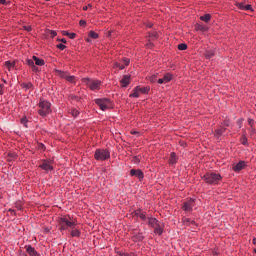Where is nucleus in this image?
I'll return each instance as SVG.
<instances>
[{"label":"nucleus","instance_id":"obj_7","mask_svg":"<svg viewBox=\"0 0 256 256\" xmlns=\"http://www.w3.org/2000/svg\"><path fill=\"white\" fill-rule=\"evenodd\" d=\"M55 73L58 77H61V79H66L69 83H75V76H70L67 72L61 70H55Z\"/></svg>","mask_w":256,"mask_h":256},{"label":"nucleus","instance_id":"obj_10","mask_svg":"<svg viewBox=\"0 0 256 256\" xmlns=\"http://www.w3.org/2000/svg\"><path fill=\"white\" fill-rule=\"evenodd\" d=\"M247 167V162L245 161H239L237 164H234L232 169L235 171V173H239V171H243Z\"/></svg>","mask_w":256,"mask_h":256},{"label":"nucleus","instance_id":"obj_2","mask_svg":"<svg viewBox=\"0 0 256 256\" xmlns=\"http://www.w3.org/2000/svg\"><path fill=\"white\" fill-rule=\"evenodd\" d=\"M60 231H69V229H75L76 225L75 221L70 220L67 216L61 217L58 220Z\"/></svg>","mask_w":256,"mask_h":256},{"label":"nucleus","instance_id":"obj_43","mask_svg":"<svg viewBox=\"0 0 256 256\" xmlns=\"http://www.w3.org/2000/svg\"><path fill=\"white\" fill-rule=\"evenodd\" d=\"M50 35H51L52 38H53V37H57V32L51 30V31H50Z\"/></svg>","mask_w":256,"mask_h":256},{"label":"nucleus","instance_id":"obj_27","mask_svg":"<svg viewBox=\"0 0 256 256\" xmlns=\"http://www.w3.org/2000/svg\"><path fill=\"white\" fill-rule=\"evenodd\" d=\"M137 88H138V91L140 92V94H142V95H145V94H147V93H149V91H150V88L149 87H139V86H137Z\"/></svg>","mask_w":256,"mask_h":256},{"label":"nucleus","instance_id":"obj_23","mask_svg":"<svg viewBox=\"0 0 256 256\" xmlns=\"http://www.w3.org/2000/svg\"><path fill=\"white\" fill-rule=\"evenodd\" d=\"M195 29L196 31H202L205 33V31H208L209 28L204 24H196Z\"/></svg>","mask_w":256,"mask_h":256},{"label":"nucleus","instance_id":"obj_46","mask_svg":"<svg viewBox=\"0 0 256 256\" xmlns=\"http://www.w3.org/2000/svg\"><path fill=\"white\" fill-rule=\"evenodd\" d=\"M0 95H3V84H0Z\"/></svg>","mask_w":256,"mask_h":256},{"label":"nucleus","instance_id":"obj_22","mask_svg":"<svg viewBox=\"0 0 256 256\" xmlns=\"http://www.w3.org/2000/svg\"><path fill=\"white\" fill-rule=\"evenodd\" d=\"M153 229L156 235H163V227L161 226V224L158 223L156 226L153 227Z\"/></svg>","mask_w":256,"mask_h":256},{"label":"nucleus","instance_id":"obj_28","mask_svg":"<svg viewBox=\"0 0 256 256\" xmlns=\"http://www.w3.org/2000/svg\"><path fill=\"white\" fill-rule=\"evenodd\" d=\"M201 21H204V23H209L211 21V14H205L200 17Z\"/></svg>","mask_w":256,"mask_h":256},{"label":"nucleus","instance_id":"obj_35","mask_svg":"<svg viewBox=\"0 0 256 256\" xmlns=\"http://www.w3.org/2000/svg\"><path fill=\"white\" fill-rule=\"evenodd\" d=\"M179 51H185L187 49V44L182 43L178 45Z\"/></svg>","mask_w":256,"mask_h":256},{"label":"nucleus","instance_id":"obj_48","mask_svg":"<svg viewBox=\"0 0 256 256\" xmlns=\"http://www.w3.org/2000/svg\"><path fill=\"white\" fill-rule=\"evenodd\" d=\"M184 223H191V220H189V218H185Z\"/></svg>","mask_w":256,"mask_h":256},{"label":"nucleus","instance_id":"obj_49","mask_svg":"<svg viewBox=\"0 0 256 256\" xmlns=\"http://www.w3.org/2000/svg\"><path fill=\"white\" fill-rule=\"evenodd\" d=\"M1 5H5L6 0H0Z\"/></svg>","mask_w":256,"mask_h":256},{"label":"nucleus","instance_id":"obj_30","mask_svg":"<svg viewBox=\"0 0 256 256\" xmlns=\"http://www.w3.org/2000/svg\"><path fill=\"white\" fill-rule=\"evenodd\" d=\"M15 159H17V153L15 152L8 153V161H15Z\"/></svg>","mask_w":256,"mask_h":256},{"label":"nucleus","instance_id":"obj_37","mask_svg":"<svg viewBox=\"0 0 256 256\" xmlns=\"http://www.w3.org/2000/svg\"><path fill=\"white\" fill-rule=\"evenodd\" d=\"M70 113H71L72 117H78V115H79V110L73 109V110H71Z\"/></svg>","mask_w":256,"mask_h":256},{"label":"nucleus","instance_id":"obj_25","mask_svg":"<svg viewBox=\"0 0 256 256\" xmlns=\"http://www.w3.org/2000/svg\"><path fill=\"white\" fill-rule=\"evenodd\" d=\"M169 163L170 165H175V163H177V154H175V152L170 154Z\"/></svg>","mask_w":256,"mask_h":256},{"label":"nucleus","instance_id":"obj_11","mask_svg":"<svg viewBox=\"0 0 256 256\" xmlns=\"http://www.w3.org/2000/svg\"><path fill=\"white\" fill-rule=\"evenodd\" d=\"M130 175L132 177H137V179H139L140 181L143 179V177H145V175L143 174V171L141 170H135V169H131L130 170Z\"/></svg>","mask_w":256,"mask_h":256},{"label":"nucleus","instance_id":"obj_42","mask_svg":"<svg viewBox=\"0 0 256 256\" xmlns=\"http://www.w3.org/2000/svg\"><path fill=\"white\" fill-rule=\"evenodd\" d=\"M80 26L85 27L87 25V22L85 20H80Z\"/></svg>","mask_w":256,"mask_h":256},{"label":"nucleus","instance_id":"obj_12","mask_svg":"<svg viewBox=\"0 0 256 256\" xmlns=\"http://www.w3.org/2000/svg\"><path fill=\"white\" fill-rule=\"evenodd\" d=\"M40 169H43L44 171H53V165H51V162L44 160L42 164H40Z\"/></svg>","mask_w":256,"mask_h":256},{"label":"nucleus","instance_id":"obj_17","mask_svg":"<svg viewBox=\"0 0 256 256\" xmlns=\"http://www.w3.org/2000/svg\"><path fill=\"white\" fill-rule=\"evenodd\" d=\"M26 63L29 67H31L32 71H34L35 73H37V71H39V68L37 66H35V62L31 59H27Z\"/></svg>","mask_w":256,"mask_h":256},{"label":"nucleus","instance_id":"obj_3","mask_svg":"<svg viewBox=\"0 0 256 256\" xmlns=\"http://www.w3.org/2000/svg\"><path fill=\"white\" fill-rule=\"evenodd\" d=\"M203 179L209 185H217L221 181V174L215 172H208L203 176Z\"/></svg>","mask_w":256,"mask_h":256},{"label":"nucleus","instance_id":"obj_14","mask_svg":"<svg viewBox=\"0 0 256 256\" xmlns=\"http://www.w3.org/2000/svg\"><path fill=\"white\" fill-rule=\"evenodd\" d=\"M25 249L29 256H39V253L31 245H26Z\"/></svg>","mask_w":256,"mask_h":256},{"label":"nucleus","instance_id":"obj_34","mask_svg":"<svg viewBox=\"0 0 256 256\" xmlns=\"http://www.w3.org/2000/svg\"><path fill=\"white\" fill-rule=\"evenodd\" d=\"M22 87H24V89H33V84L30 82L24 83L22 84Z\"/></svg>","mask_w":256,"mask_h":256},{"label":"nucleus","instance_id":"obj_9","mask_svg":"<svg viewBox=\"0 0 256 256\" xmlns=\"http://www.w3.org/2000/svg\"><path fill=\"white\" fill-rule=\"evenodd\" d=\"M129 63H130L129 58H124L122 60V63L121 62H115L114 67L121 71V70L125 69V66L127 67V65H129Z\"/></svg>","mask_w":256,"mask_h":256},{"label":"nucleus","instance_id":"obj_51","mask_svg":"<svg viewBox=\"0 0 256 256\" xmlns=\"http://www.w3.org/2000/svg\"><path fill=\"white\" fill-rule=\"evenodd\" d=\"M60 41H61L62 43H67V40H65V38H62Z\"/></svg>","mask_w":256,"mask_h":256},{"label":"nucleus","instance_id":"obj_5","mask_svg":"<svg viewBox=\"0 0 256 256\" xmlns=\"http://www.w3.org/2000/svg\"><path fill=\"white\" fill-rule=\"evenodd\" d=\"M111 157V152L107 149H96L94 158L96 161H107Z\"/></svg>","mask_w":256,"mask_h":256},{"label":"nucleus","instance_id":"obj_31","mask_svg":"<svg viewBox=\"0 0 256 256\" xmlns=\"http://www.w3.org/2000/svg\"><path fill=\"white\" fill-rule=\"evenodd\" d=\"M63 35H65L66 37H69L70 39H75V37H77V34L69 33L67 31H63Z\"/></svg>","mask_w":256,"mask_h":256},{"label":"nucleus","instance_id":"obj_39","mask_svg":"<svg viewBox=\"0 0 256 256\" xmlns=\"http://www.w3.org/2000/svg\"><path fill=\"white\" fill-rule=\"evenodd\" d=\"M241 143L242 145H247V136H242Z\"/></svg>","mask_w":256,"mask_h":256},{"label":"nucleus","instance_id":"obj_1","mask_svg":"<svg viewBox=\"0 0 256 256\" xmlns=\"http://www.w3.org/2000/svg\"><path fill=\"white\" fill-rule=\"evenodd\" d=\"M82 83H84V85H86L90 91H99L101 89V85H103L101 80L93 78H82Z\"/></svg>","mask_w":256,"mask_h":256},{"label":"nucleus","instance_id":"obj_53","mask_svg":"<svg viewBox=\"0 0 256 256\" xmlns=\"http://www.w3.org/2000/svg\"><path fill=\"white\" fill-rule=\"evenodd\" d=\"M142 240H143V237H142V236H140V237H139V241H142Z\"/></svg>","mask_w":256,"mask_h":256},{"label":"nucleus","instance_id":"obj_41","mask_svg":"<svg viewBox=\"0 0 256 256\" xmlns=\"http://www.w3.org/2000/svg\"><path fill=\"white\" fill-rule=\"evenodd\" d=\"M150 81H151V83H155V81H157V75H152L151 77H150Z\"/></svg>","mask_w":256,"mask_h":256},{"label":"nucleus","instance_id":"obj_6","mask_svg":"<svg viewBox=\"0 0 256 256\" xmlns=\"http://www.w3.org/2000/svg\"><path fill=\"white\" fill-rule=\"evenodd\" d=\"M96 105L101 109V111H107L111 107V100L107 98H98L95 100Z\"/></svg>","mask_w":256,"mask_h":256},{"label":"nucleus","instance_id":"obj_19","mask_svg":"<svg viewBox=\"0 0 256 256\" xmlns=\"http://www.w3.org/2000/svg\"><path fill=\"white\" fill-rule=\"evenodd\" d=\"M134 215L136 216V217H139L142 221H147V216L143 213V211H141V210H136L135 212H134Z\"/></svg>","mask_w":256,"mask_h":256},{"label":"nucleus","instance_id":"obj_16","mask_svg":"<svg viewBox=\"0 0 256 256\" xmlns=\"http://www.w3.org/2000/svg\"><path fill=\"white\" fill-rule=\"evenodd\" d=\"M146 221L148 223V225H150V227H156L159 224V221H157V219L153 218V217H147Z\"/></svg>","mask_w":256,"mask_h":256},{"label":"nucleus","instance_id":"obj_32","mask_svg":"<svg viewBox=\"0 0 256 256\" xmlns=\"http://www.w3.org/2000/svg\"><path fill=\"white\" fill-rule=\"evenodd\" d=\"M91 39H99V34H97L95 31H90L88 34Z\"/></svg>","mask_w":256,"mask_h":256},{"label":"nucleus","instance_id":"obj_54","mask_svg":"<svg viewBox=\"0 0 256 256\" xmlns=\"http://www.w3.org/2000/svg\"><path fill=\"white\" fill-rule=\"evenodd\" d=\"M254 253L256 254V248L254 249Z\"/></svg>","mask_w":256,"mask_h":256},{"label":"nucleus","instance_id":"obj_36","mask_svg":"<svg viewBox=\"0 0 256 256\" xmlns=\"http://www.w3.org/2000/svg\"><path fill=\"white\" fill-rule=\"evenodd\" d=\"M149 37H150V39H157V37H158V34H157V32H151L150 34H149Z\"/></svg>","mask_w":256,"mask_h":256},{"label":"nucleus","instance_id":"obj_44","mask_svg":"<svg viewBox=\"0 0 256 256\" xmlns=\"http://www.w3.org/2000/svg\"><path fill=\"white\" fill-rule=\"evenodd\" d=\"M24 30L25 31H32V28H31V26H24Z\"/></svg>","mask_w":256,"mask_h":256},{"label":"nucleus","instance_id":"obj_15","mask_svg":"<svg viewBox=\"0 0 256 256\" xmlns=\"http://www.w3.org/2000/svg\"><path fill=\"white\" fill-rule=\"evenodd\" d=\"M120 83L122 87H127L131 83V76L124 75Z\"/></svg>","mask_w":256,"mask_h":256},{"label":"nucleus","instance_id":"obj_52","mask_svg":"<svg viewBox=\"0 0 256 256\" xmlns=\"http://www.w3.org/2000/svg\"><path fill=\"white\" fill-rule=\"evenodd\" d=\"M253 245H256V238L252 240Z\"/></svg>","mask_w":256,"mask_h":256},{"label":"nucleus","instance_id":"obj_21","mask_svg":"<svg viewBox=\"0 0 256 256\" xmlns=\"http://www.w3.org/2000/svg\"><path fill=\"white\" fill-rule=\"evenodd\" d=\"M32 59L35 61V65H38V67H43V65H45V60L37 58V56H33Z\"/></svg>","mask_w":256,"mask_h":256},{"label":"nucleus","instance_id":"obj_26","mask_svg":"<svg viewBox=\"0 0 256 256\" xmlns=\"http://www.w3.org/2000/svg\"><path fill=\"white\" fill-rule=\"evenodd\" d=\"M5 67L8 69V71H11L12 69H15V62L12 61H6Z\"/></svg>","mask_w":256,"mask_h":256},{"label":"nucleus","instance_id":"obj_40","mask_svg":"<svg viewBox=\"0 0 256 256\" xmlns=\"http://www.w3.org/2000/svg\"><path fill=\"white\" fill-rule=\"evenodd\" d=\"M67 46H65L64 44H58L57 48L60 49V51H63L64 49H66Z\"/></svg>","mask_w":256,"mask_h":256},{"label":"nucleus","instance_id":"obj_45","mask_svg":"<svg viewBox=\"0 0 256 256\" xmlns=\"http://www.w3.org/2000/svg\"><path fill=\"white\" fill-rule=\"evenodd\" d=\"M248 123H249V125L253 126V124L255 123V120H253V119H248Z\"/></svg>","mask_w":256,"mask_h":256},{"label":"nucleus","instance_id":"obj_38","mask_svg":"<svg viewBox=\"0 0 256 256\" xmlns=\"http://www.w3.org/2000/svg\"><path fill=\"white\" fill-rule=\"evenodd\" d=\"M27 123H28L27 117H23L21 119V124L24 125V127H27Z\"/></svg>","mask_w":256,"mask_h":256},{"label":"nucleus","instance_id":"obj_8","mask_svg":"<svg viewBox=\"0 0 256 256\" xmlns=\"http://www.w3.org/2000/svg\"><path fill=\"white\" fill-rule=\"evenodd\" d=\"M193 207H195V200L193 198H190L186 202H184L182 209L186 213H191L193 211Z\"/></svg>","mask_w":256,"mask_h":256},{"label":"nucleus","instance_id":"obj_4","mask_svg":"<svg viewBox=\"0 0 256 256\" xmlns=\"http://www.w3.org/2000/svg\"><path fill=\"white\" fill-rule=\"evenodd\" d=\"M38 113L41 115V117H46V115H49V113H51V102L40 100Z\"/></svg>","mask_w":256,"mask_h":256},{"label":"nucleus","instance_id":"obj_20","mask_svg":"<svg viewBox=\"0 0 256 256\" xmlns=\"http://www.w3.org/2000/svg\"><path fill=\"white\" fill-rule=\"evenodd\" d=\"M141 96V93L139 92V88L137 86L132 90V93L129 95V97H132L134 99H137Z\"/></svg>","mask_w":256,"mask_h":256},{"label":"nucleus","instance_id":"obj_47","mask_svg":"<svg viewBox=\"0 0 256 256\" xmlns=\"http://www.w3.org/2000/svg\"><path fill=\"white\" fill-rule=\"evenodd\" d=\"M89 7H91V4H89L88 6H84L83 11H87V9H89Z\"/></svg>","mask_w":256,"mask_h":256},{"label":"nucleus","instance_id":"obj_18","mask_svg":"<svg viewBox=\"0 0 256 256\" xmlns=\"http://www.w3.org/2000/svg\"><path fill=\"white\" fill-rule=\"evenodd\" d=\"M239 9H241L242 11H253V7L250 4L244 3L239 4Z\"/></svg>","mask_w":256,"mask_h":256},{"label":"nucleus","instance_id":"obj_50","mask_svg":"<svg viewBox=\"0 0 256 256\" xmlns=\"http://www.w3.org/2000/svg\"><path fill=\"white\" fill-rule=\"evenodd\" d=\"M131 133H132V135H138L139 134V132H137V131H132Z\"/></svg>","mask_w":256,"mask_h":256},{"label":"nucleus","instance_id":"obj_13","mask_svg":"<svg viewBox=\"0 0 256 256\" xmlns=\"http://www.w3.org/2000/svg\"><path fill=\"white\" fill-rule=\"evenodd\" d=\"M171 79H173V75L167 73L163 78L158 79L157 83H159V85H163V83H169Z\"/></svg>","mask_w":256,"mask_h":256},{"label":"nucleus","instance_id":"obj_29","mask_svg":"<svg viewBox=\"0 0 256 256\" xmlns=\"http://www.w3.org/2000/svg\"><path fill=\"white\" fill-rule=\"evenodd\" d=\"M205 57H206V59H212L213 57H215V51L207 50L205 53Z\"/></svg>","mask_w":256,"mask_h":256},{"label":"nucleus","instance_id":"obj_33","mask_svg":"<svg viewBox=\"0 0 256 256\" xmlns=\"http://www.w3.org/2000/svg\"><path fill=\"white\" fill-rule=\"evenodd\" d=\"M223 133H225V128H220V129L216 130L217 137H221V135H223Z\"/></svg>","mask_w":256,"mask_h":256},{"label":"nucleus","instance_id":"obj_24","mask_svg":"<svg viewBox=\"0 0 256 256\" xmlns=\"http://www.w3.org/2000/svg\"><path fill=\"white\" fill-rule=\"evenodd\" d=\"M71 237H81V231L77 229L75 226L71 229Z\"/></svg>","mask_w":256,"mask_h":256}]
</instances>
